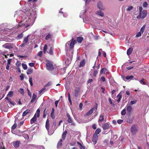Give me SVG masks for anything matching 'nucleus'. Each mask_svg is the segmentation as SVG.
Segmentation results:
<instances>
[{
	"mask_svg": "<svg viewBox=\"0 0 149 149\" xmlns=\"http://www.w3.org/2000/svg\"><path fill=\"white\" fill-rule=\"evenodd\" d=\"M30 110L29 109H27L25 110L23 113L22 116H24L26 115L28 113L30 112Z\"/></svg>",
	"mask_w": 149,
	"mask_h": 149,
	"instance_id": "24",
	"label": "nucleus"
},
{
	"mask_svg": "<svg viewBox=\"0 0 149 149\" xmlns=\"http://www.w3.org/2000/svg\"><path fill=\"white\" fill-rule=\"evenodd\" d=\"M45 127H46V129L47 130V131L48 132L49 134V135H52L53 134V133H51L49 131V120L48 119H47L46 120V122Z\"/></svg>",
	"mask_w": 149,
	"mask_h": 149,
	"instance_id": "8",
	"label": "nucleus"
},
{
	"mask_svg": "<svg viewBox=\"0 0 149 149\" xmlns=\"http://www.w3.org/2000/svg\"><path fill=\"white\" fill-rule=\"evenodd\" d=\"M15 123L14 125H13V126L12 127V128L13 129H14L17 126V124L16 123L18 122V118L16 117V116H15Z\"/></svg>",
	"mask_w": 149,
	"mask_h": 149,
	"instance_id": "12",
	"label": "nucleus"
},
{
	"mask_svg": "<svg viewBox=\"0 0 149 149\" xmlns=\"http://www.w3.org/2000/svg\"><path fill=\"white\" fill-rule=\"evenodd\" d=\"M51 117L53 119H54L55 118V116L54 115V113H51Z\"/></svg>",
	"mask_w": 149,
	"mask_h": 149,
	"instance_id": "64",
	"label": "nucleus"
},
{
	"mask_svg": "<svg viewBox=\"0 0 149 149\" xmlns=\"http://www.w3.org/2000/svg\"><path fill=\"white\" fill-rule=\"evenodd\" d=\"M133 50V49L132 47L129 48L127 51V54L128 55H130L132 53Z\"/></svg>",
	"mask_w": 149,
	"mask_h": 149,
	"instance_id": "19",
	"label": "nucleus"
},
{
	"mask_svg": "<svg viewBox=\"0 0 149 149\" xmlns=\"http://www.w3.org/2000/svg\"><path fill=\"white\" fill-rule=\"evenodd\" d=\"M52 84V83L51 82H49L45 86V87H47L50 86Z\"/></svg>",
	"mask_w": 149,
	"mask_h": 149,
	"instance_id": "52",
	"label": "nucleus"
},
{
	"mask_svg": "<svg viewBox=\"0 0 149 149\" xmlns=\"http://www.w3.org/2000/svg\"><path fill=\"white\" fill-rule=\"evenodd\" d=\"M47 45L46 44L44 46L43 49V52L44 53H46L47 49Z\"/></svg>",
	"mask_w": 149,
	"mask_h": 149,
	"instance_id": "37",
	"label": "nucleus"
},
{
	"mask_svg": "<svg viewBox=\"0 0 149 149\" xmlns=\"http://www.w3.org/2000/svg\"><path fill=\"white\" fill-rule=\"evenodd\" d=\"M13 91H10L9 92L8 94L7 95V96L9 97H10L13 96Z\"/></svg>",
	"mask_w": 149,
	"mask_h": 149,
	"instance_id": "38",
	"label": "nucleus"
},
{
	"mask_svg": "<svg viewBox=\"0 0 149 149\" xmlns=\"http://www.w3.org/2000/svg\"><path fill=\"white\" fill-rule=\"evenodd\" d=\"M19 92L22 94L23 95L24 94V91L23 88L20 89Z\"/></svg>",
	"mask_w": 149,
	"mask_h": 149,
	"instance_id": "48",
	"label": "nucleus"
},
{
	"mask_svg": "<svg viewBox=\"0 0 149 149\" xmlns=\"http://www.w3.org/2000/svg\"><path fill=\"white\" fill-rule=\"evenodd\" d=\"M102 127L104 130L109 129V124L108 123L103 124L102 125Z\"/></svg>",
	"mask_w": 149,
	"mask_h": 149,
	"instance_id": "13",
	"label": "nucleus"
},
{
	"mask_svg": "<svg viewBox=\"0 0 149 149\" xmlns=\"http://www.w3.org/2000/svg\"><path fill=\"white\" fill-rule=\"evenodd\" d=\"M85 64V60L83 59L80 63L79 66V68H81L84 67Z\"/></svg>",
	"mask_w": 149,
	"mask_h": 149,
	"instance_id": "18",
	"label": "nucleus"
},
{
	"mask_svg": "<svg viewBox=\"0 0 149 149\" xmlns=\"http://www.w3.org/2000/svg\"><path fill=\"white\" fill-rule=\"evenodd\" d=\"M130 130L133 134H136L138 131V128L137 126L135 125H133L131 127Z\"/></svg>",
	"mask_w": 149,
	"mask_h": 149,
	"instance_id": "4",
	"label": "nucleus"
},
{
	"mask_svg": "<svg viewBox=\"0 0 149 149\" xmlns=\"http://www.w3.org/2000/svg\"><path fill=\"white\" fill-rule=\"evenodd\" d=\"M21 64V63L19 62V61H17V62L16 63V65L17 66H20Z\"/></svg>",
	"mask_w": 149,
	"mask_h": 149,
	"instance_id": "56",
	"label": "nucleus"
},
{
	"mask_svg": "<svg viewBox=\"0 0 149 149\" xmlns=\"http://www.w3.org/2000/svg\"><path fill=\"white\" fill-rule=\"evenodd\" d=\"M9 102H10V103L12 105H13V106H14L16 104V103H15L14 102H12L10 101V100L9 101Z\"/></svg>",
	"mask_w": 149,
	"mask_h": 149,
	"instance_id": "61",
	"label": "nucleus"
},
{
	"mask_svg": "<svg viewBox=\"0 0 149 149\" xmlns=\"http://www.w3.org/2000/svg\"><path fill=\"white\" fill-rule=\"evenodd\" d=\"M121 78L125 81H126V77H125V76L124 75H121Z\"/></svg>",
	"mask_w": 149,
	"mask_h": 149,
	"instance_id": "63",
	"label": "nucleus"
},
{
	"mask_svg": "<svg viewBox=\"0 0 149 149\" xmlns=\"http://www.w3.org/2000/svg\"><path fill=\"white\" fill-rule=\"evenodd\" d=\"M133 7L132 6H128L127 8V10L128 11H130L132 10Z\"/></svg>",
	"mask_w": 149,
	"mask_h": 149,
	"instance_id": "46",
	"label": "nucleus"
},
{
	"mask_svg": "<svg viewBox=\"0 0 149 149\" xmlns=\"http://www.w3.org/2000/svg\"><path fill=\"white\" fill-rule=\"evenodd\" d=\"M95 134H94L92 138V141L93 143L94 144H95L97 143V137H95Z\"/></svg>",
	"mask_w": 149,
	"mask_h": 149,
	"instance_id": "22",
	"label": "nucleus"
},
{
	"mask_svg": "<svg viewBox=\"0 0 149 149\" xmlns=\"http://www.w3.org/2000/svg\"><path fill=\"white\" fill-rule=\"evenodd\" d=\"M54 49V48L53 47L51 46L50 47V48L49 49V52H48V53L51 55H52L53 54V50Z\"/></svg>",
	"mask_w": 149,
	"mask_h": 149,
	"instance_id": "21",
	"label": "nucleus"
},
{
	"mask_svg": "<svg viewBox=\"0 0 149 149\" xmlns=\"http://www.w3.org/2000/svg\"><path fill=\"white\" fill-rule=\"evenodd\" d=\"M37 96L36 95L33 93V95L32 99L31 101V103H33L37 100Z\"/></svg>",
	"mask_w": 149,
	"mask_h": 149,
	"instance_id": "15",
	"label": "nucleus"
},
{
	"mask_svg": "<svg viewBox=\"0 0 149 149\" xmlns=\"http://www.w3.org/2000/svg\"><path fill=\"white\" fill-rule=\"evenodd\" d=\"M83 40V38L82 37H79L77 38V41L79 43H81Z\"/></svg>",
	"mask_w": 149,
	"mask_h": 149,
	"instance_id": "26",
	"label": "nucleus"
},
{
	"mask_svg": "<svg viewBox=\"0 0 149 149\" xmlns=\"http://www.w3.org/2000/svg\"><path fill=\"white\" fill-rule=\"evenodd\" d=\"M29 81L30 83V85L32 86L33 85V83L32 82V77H30L29 79Z\"/></svg>",
	"mask_w": 149,
	"mask_h": 149,
	"instance_id": "41",
	"label": "nucleus"
},
{
	"mask_svg": "<svg viewBox=\"0 0 149 149\" xmlns=\"http://www.w3.org/2000/svg\"><path fill=\"white\" fill-rule=\"evenodd\" d=\"M127 111L128 112L130 113L131 112L132 109V107L128 104L126 106Z\"/></svg>",
	"mask_w": 149,
	"mask_h": 149,
	"instance_id": "14",
	"label": "nucleus"
},
{
	"mask_svg": "<svg viewBox=\"0 0 149 149\" xmlns=\"http://www.w3.org/2000/svg\"><path fill=\"white\" fill-rule=\"evenodd\" d=\"M101 130L100 128H97L95 131V135L96 136V134H98L99 133L101 132Z\"/></svg>",
	"mask_w": 149,
	"mask_h": 149,
	"instance_id": "34",
	"label": "nucleus"
},
{
	"mask_svg": "<svg viewBox=\"0 0 149 149\" xmlns=\"http://www.w3.org/2000/svg\"><path fill=\"white\" fill-rule=\"evenodd\" d=\"M19 77L21 80H22L24 78V75L23 74H21V75L19 76Z\"/></svg>",
	"mask_w": 149,
	"mask_h": 149,
	"instance_id": "55",
	"label": "nucleus"
},
{
	"mask_svg": "<svg viewBox=\"0 0 149 149\" xmlns=\"http://www.w3.org/2000/svg\"><path fill=\"white\" fill-rule=\"evenodd\" d=\"M33 72V69L31 68H29L27 72V74L28 75L31 74Z\"/></svg>",
	"mask_w": 149,
	"mask_h": 149,
	"instance_id": "23",
	"label": "nucleus"
},
{
	"mask_svg": "<svg viewBox=\"0 0 149 149\" xmlns=\"http://www.w3.org/2000/svg\"><path fill=\"white\" fill-rule=\"evenodd\" d=\"M104 116L102 114H101L100 115L99 119L98 120V123L99 124H100V123H102L103 121L104 120Z\"/></svg>",
	"mask_w": 149,
	"mask_h": 149,
	"instance_id": "11",
	"label": "nucleus"
},
{
	"mask_svg": "<svg viewBox=\"0 0 149 149\" xmlns=\"http://www.w3.org/2000/svg\"><path fill=\"white\" fill-rule=\"evenodd\" d=\"M45 88H44L40 90L38 92L39 94H40L42 93L45 90Z\"/></svg>",
	"mask_w": 149,
	"mask_h": 149,
	"instance_id": "57",
	"label": "nucleus"
},
{
	"mask_svg": "<svg viewBox=\"0 0 149 149\" xmlns=\"http://www.w3.org/2000/svg\"><path fill=\"white\" fill-rule=\"evenodd\" d=\"M147 11L146 10H143V11L140 12L139 15L137 17L138 19H144L147 16Z\"/></svg>",
	"mask_w": 149,
	"mask_h": 149,
	"instance_id": "3",
	"label": "nucleus"
},
{
	"mask_svg": "<svg viewBox=\"0 0 149 149\" xmlns=\"http://www.w3.org/2000/svg\"><path fill=\"white\" fill-rule=\"evenodd\" d=\"M52 38V36L50 33H49L45 37V39L46 40H48Z\"/></svg>",
	"mask_w": 149,
	"mask_h": 149,
	"instance_id": "35",
	"label": "nucleus"
},
{
	"mask_svg": "<svg viewBox=\"0 0 149 149\" xmlns=\"http://www.w3.org/2000/svg\"><path fill=\"white\" fill-rule=\"evenodd\" d=\"M98 73V71L96 70H95L93 73V74L94 76L95 77Z\"/></svg>",
	"mask_w": 149,
	"mask_h": 149,
	"instance_id": "47",
	"label": "nucleus"
},
{
	"mask_svg": "<svg viewBox=\"0 0 149 149\" xmlns=\"http://www.w3.org/2000/svg\"><path fill=\"white\" fill-rule=\"evenodd\" d=\"M148 5V4L147 2H144L143 4V7L145 8Z\"/></svg>",
	"mask_w": 149,
	"mask_h": 149,
	"instance_id": "50",
	"label": "nucleus"
},
{
	"mask_svg": "<svg viewBox=\"0 0 149 149\" xmlns=\"http://www.w3.org/2000/svg\"><path fill=\"white\" fill-rule=\"evenodd\" d=\"M46 68L48 70L51 71L54 69L53 63L51 62H48L46 64Z\"/></svg>",
	"mask_w": 149,
	"mask_h": 149,
	"instance_id": "6",
	"label": "nucleus"
},
{
	"mask_svg": "<svg viewBox=\"0 0 149 149\" xmlns=\"http://www.w3.org/2000/svg\"><path fill=\"white\" fill-rule=\"evenodd\" d=\"M22 18L23 20L21 22L18 26V28L21 26H24L25 27L29 28L32 26L34 22V20L36 18V13L32 10L29 9L24 13Z\"/></svg>",
	"mask_w": 149,
	"mask_h": 149,
	"instance_id": "1",
	"label": "nucleus"
},
{
	"mask_svg": "<svg viewBox=\"0 0 149 149\" xmlns=\"http://www.w3.org/2000/svg\"><path fill=\"white\" fill-rule=\"evenodd\" d=\"M136 102V100H134L133 101H131L130 103V104L129 105H131L133 104H135Z\"/></svg>",
	"mask_w": 149,
	"mask_h": 149,
	"instance_id": "40",
	"label": "nucleus"
},
{
	"mask_svg": "<svg viewBox=\"0 0 149 149\" xmlns=\"http://www.w3.org/2000/svg\"><path fill=\"white\" fill-rule=\"evenodd\" d=\"M29 36V35H28L26 37L24 38V40L23 42H24L26 44L28 41V39Z\"/></svg>",
	"mask_w": 149,
	"mask_h": 149,
	"instance_id": "32",
	"label": "nucleus"
},
{
	"mask_svg": "<svg viewBox=\"0 0 149 149\" xmlns=\"http://www.w3.org/2000/svg\"><path fill=\"white\" fill-rule=\"evenodd\" d=\"M42 51H40L38 52V55L39 56L41 57L42 56Z\"/></svg>",
	"mask_w": 149,
	"mask_h": 149,
	"instance_id": "54",
	"label": "nucleus"
},
{
	"mask_svg": "<svg viewBox=\"0 0 149 149\" xmlns=\"http://www.w3.org/2000/svg\"><path fill=\"white\" fill-rule=\"evenodd\" d=\"M77 143L78 145H79L80 146V149H82L84 148V146H82L81 144L79 142L77 141Z\"/></svg>",
	"mask_w": 149,
	"mask_h": 149,
	"instance_id": "45",
	"label": "nucleus"
},
{
	"mask_svg": "<svg viewBox=\"0 0 149 149\" xmlns=\"http://www.w3.org/2000/svg\"><path fill=\"white\" fill-rule=\"evenodd\" d=\"M144 79H141L140 81V82L143 85H145L146 83L145 81H143Z\"/></svg>",
	"mask_w": 149,
	"mask_h": 149,
	"instance_id": "51",
	"label": "nucleus"
},
{
	"mask_svg": "<svg viewBox=\"0 0 149 149\" xmlns=\"http://www.w3.org/2000/svg\"><path fill=\"white\" fill-rule=\"evenodd\" d=\"M146 27V25L144 24L141 28L140 31L141 32V33L142 34H143V32H144Z\"/></svg>",
	"mask_w": 149,
	"mask_h": 149,
	"instance_id": "30",
	"label": "nucleus"
},
{
	"mask_svg": "<svg viewBox=\"0 0 149 149\" xmlns=\"http://www.w3.org/2000/svg\"><path fill=\"white\" fill-rule=\"evenodd\" d=\"M134 76L132 75L126 76V81L127 80H130L134 78Z\"/></svg>",
	"mask_w": 149,
	"mask_h": 149,
	"instance_id": "28",
	"label": "nucleus"
},
{
	"mask_svg": "<svg viewBox=\"0 0 149 149\" xmlns=\"http://www.w3.org/2000/svg\"><path fill=\"white\" fill-rule=\"evenodd\" d=\"M100 80L101 81L104 82L105 81V78L104 77H101L100 78Z\"/></svg>",
	"mask_w": 149,
	"mask_h": 149,
	"instance_id": "58",
	"label": "nucleus"
},
{
	"mask_svg": "<svg viewBox=\"0 0 149 149\" xmlns=\"http://www.w3.org/2000/svg\"><path fill=\"white\" fill-rule=\"evenodd\" d=\"M68 123H72V121L71 118V117L70 118H68Z\"/></svg>",
	"mask_w": 149,
	"mask_h": 149,
	"instance_id": "53",
	"label": "nucleus"
},
{
	"mask_svg": "<svg viewBox=\"0 0 149 149\" xmlns=\"http://www.w3.org/2000/svg\"><path fill=\"white\" fill-rule=\"evenodd\" d=\"M107 69L105 68H102L100 70V73L101 74L105 73V72L107 71Z\"/></svg>",
	"mask_w": 149,
	"mask_h": 149,
	"instance_id": "29",
	"label": "nucleus"
},
{
	"mask_svg": "<svg viewBox=\"0 0 149 149\" xmlns=\"http://www.w3.org/2000/svg\"><path fill=\"white\" fill-rule=\"evenodd\" d=\"M46 109L45 108L43 111V118H45V117L46 116L47 114V112L46 111Z\"/></svg>",
	"mask_w": 149,
	"mask_h": 149,
	"instance_id": "39",
	"label": "nucleus"
},
{
	"mask_svg": "<svg viewBox=\"0 0 149 149\" xmlns=\"http://www.w3.org/2000/svg\"><path fill=\"white\" fill-rule=\"evenodd\" d=\"M80 88L78 87H76L75 89V95L76 96H77L79 92L80 91Z\"/></svg>",
	"mask_w": 149,
	"mask_h": 149,
	"instance_id": "17",
	"label": "nucleus"
},
{
	"mask_svg": "<svg viewBox=\"0 0 149 149\" xmlns=\"http://www.w3.org/2000/svg\"><path fill=\"white\" fill-rule=\"evenodd\" d=\"M117 97L118 98L117 100L118 102H119L120 101L122 97V95H120V93H119L117 96Z\"/></svg>",
	"mask_w": 149,
	"mask_h": 149,
	"instance_id": "27",
	"label": "nucleus"
},
{
	"mask_svg": "<svg viewBox=\"0 0 149 149\" xmlns=\"http://www.w3.org/2000/svg\"><path fill=\"white\" fill-rule=\"evenodd\" d=\"M96 13L97 15L102 17H103L104 16V13L102 12L101 11V10L97 11Z\"/></svg>",
	"mask_w": 149,
	"mask_h": 149,
	"instance_id": "20",
	"label": "nucleus"
},
{
	"mask_svg": "<svg viewBox=\"0 0 149 149\" xmlns=\"http://www.w3.org/2000/svg\"><path fill=\"white\" fill-rule=\"evenodd\" d=\"M67 133V131L65 130L63 133V134H62V139L63 140L65 139V138L66 136V135Z\"/></svg>",
	"mask_w": 149,
	"mask_h": 149,
	"instance_id": "25",
	"label": "nucleus"
},
{
	"mask_svg": "<svg viewBox=\"0 0 149 149\" xmlns=\"http://www.w3.org/2000/svg\"><path fill=\"white\" fill-rule=\"evenodd\" d=\"M68 101L70 103V104H72V102L71 100V99L70 98V95L69 93H68Z\"/></svg>",
	"mask_w": 149,
	"mask_h": 149,
	"instance_id": "49",
	"label": "nucleus"
},
{
	"mask_svg": "<svg viewBox=\"0 0 149 149\" xmlns=\"http://www.w3.org/2000/svg\"><path fill=\"white\" fill-rule=\"evenodd\" d=\"M86 10H83L81 12V13L80 15V17L83 18V15L86 12Z\"/></svg>",
	"mask_w": 149,
	"mask_h": 149,
	"instance_id": "31",
	"label": "nucleus"
},
{
	"mask_svg": "<svg viewBox=\"0 0 149 149\" xmlns=\"http://www.w3.org/2000/svg\"><path fill=\"white\" fill-rule=\"evenodd\" d=\"M77 43L76 41L75 40H73V38H72V41L70 43V47L71 49H72L73 48L74 45Z\"/></svg>",
	"mask_w": 149,
	"mask_h": 149,
	"instance_id": "10",
	"label": "nucleus"
},
{
	"mask_svg": "<svg viewBox=\"0 0 149 149\" xmlns=\"http://www.w3.org/2000/svg\"><path fill=\"white\" fill-rule=\"evenodd\" d=\"M142 34V33H141V31H139L137 33L136 36V37L137 38L141 36V35Z\"/></svg>",
	"mask_w": 149,
	"mask_h": 149,
	"instance_id": "44",
	"label": "nucleus"
},
{
	"mask_svg": "<svg viewBox=\"0 0 149 149\" xmlns=\"http://www.w3.org/2000/svg\"><path fill=\"white\" fill-rule=\"evenodd\" d=\"M97 7L100 10H104L105 9V7L103 5L101 2H99L97 4Z\"/></svg>",
	"mask_w": 149,
	"mask_h": 149,
	"instance_id": "7",
	"label": "nucleus"
},
{
	"mask_svg": "<svg viewBox=\"0 0 149 149\" xmlns=\"http://www.w3.org/2000/svg\"><path fill=\"white\" fill-rule=\"evenodd\" d=\"M22 65L24 70H26L27 69V67L26 64L24 63H22Z\"/></svg>",
	"mask_w": 149,
	"mask_h": 149,
	"instance_id": "36",
	"label": "nucleus"
},
{
	"mask_svg": "<svg viewBox=\"0 0 149 149\" xmlns=\"http://www.w3.org/2000/svg\"><path fill=\"white\" fill-rule=\"evenodd\" d=\"M12 59H8L7 60V64L10 65Z\"/></svg>",
	"mask_w": 149,
	"mask_h": 149,
	"instance_id": "62",
	"label": "nucleus"
},
{
	"mask_svg": "<svg viewBox=\"0 0 149 149\" xmlns=\"http://www.w3.org/2000/svg\"><path fill=\"white\" fill-rule=\"evenodd\" d=\"M23 136L26 140H28L29 139V137L27 134H23Z\"/></svg>",
	"mask_w": 149,
	"mask_h": 149,
	"instance_id": "33",
	"label": "nucleus"
},
{
	"mask_svg": "<svg viewBox=\"0 0 149 149\" xmlns=\"http://www.w3.org/2000/svg\"><path fill=\"white\" fill-rule=\"evenodd\" d=\"M121 114L122 115H125L126 114V109H124L121 112Z\"/></svg>",
	"mask_w": 149,
	"mask_h": 149,
	"instance_id": "42",
	"label": "nucleus"
},
{
	"mask_svg": "<svg viewBox=\"0 0 149 149\" xmlns=\"http://www.w3.org/2000/svg\"><path fill=\"white\" fill-rule=\"evenodd\" d=\"M29 65L30 66L33 67L34 66L35 64L33 63H29Z\"/></svg>",
	"mask_w": 149,
	"mask_h": 149,
	"instance_id": "60",
	"label": "nucleus"
},
{
	"mask_svg": "<svg viewBox=\"0 0 149 149\" xmlns=\"http://www.w3.org/2000/svg\"><path fill=\"white\" fill-rule=\"evenodd\" d=\"M123 120H118L117 121V123L119 124H120L123 122Z\"/></svg>",
	"mask_w": 149,
	"mask_h": 149,
	"instance_id": "59",
	"label": "nucleus"
},
{
	"mask_svg": "<svg viewBox=\"0 0 149 149\" xmlns=\"http://www.w3.org/2000/svg\"><path fill=\"white\" fill-rule=\"evenodd\" d=\"M98 104L95 103V107H93L90 110L86 113V116H89L91 115L93 112V110H95V111H96L97 108Z\"/></svg>",
	"mask_w": 149,
	"mask_h": 149,
	"instance_id": "5",
	"label": "nucleus"
},
{
	"mask_svg": "<svg viewBox=\"0 0 149 149\" xmlns=\"http://www.w3.org/2000/svg\"><path fill=\"white\" fill-rule=\"evenodd\" d=\"M40 110L39 109H38L36 112V113L34 115V116L30 120V123L31 124L34 123L36 120L37 118L36 116L37 115V117L38 118L40 116Z\"/></svg>",
	"mask_w": 149,
	"mask_h": 149,
	"instance_id": "2",
	"label": "nucleus"
},
{
	"mask_svg": "<svg viewBox=\"0 0 149 149\" xmlns=\"http://www.w3.org/2000/svg\"><path fill=\"white\" fill-rule=\"evenodd\" d=\"M23 36V35L22 33H21L18 34L17 36V38H18L19 39H20V38H22Z\"/></svg>",
	"mask_w": 149,
	"mask_h": 149,
	"instance_id": "43",
	"label": "nucleus"
},
{
	"mask_svg": "<svg viewBox=\"0 0 149 149\" xmlns=\"http://www.w3.org/2000/svg\"><path fill=\"white\" fill-rule=\"evenodd\" d=\"M20 143V141H16L13 143V145L15 148H18L19 146Z\"/></svg>",
	"mask_w": 149,
	"mask_h": 149,
	"instance_id": "16",
	"label": "nucleus"
},
{
	"mask_svg": "<svg viewBox=\"0 0 149 149\" xmlns=\"http://www.w3.org/2000/svg\"><path fill=\"white\" fill-rule=\"evenodd\" d=\"M2 46L3 47L8 49H11L13 48V45L12 44L10 43H6L3 45Z\"/></svg>",
	"mask_w": 149,
	"mask_h": 149,
	"instance_id": "9",
	"label": "nucleus"
}]
</instances>
